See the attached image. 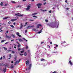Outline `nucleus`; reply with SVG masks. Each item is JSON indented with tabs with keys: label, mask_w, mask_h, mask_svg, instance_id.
I'll return each instance as SVG.
<instances>
[{
	"label": "nucleus",
	"mask_w": 73,
	"mask_h": 73,
	"mask_svg": "<svg viewBox=\"0 0 73 73\" xmlns=\"http://www.w3.org/2000/svg\"><path fill=\"white\" fill-rule=\"evenodd\" d=\"M48 25L51 28H58V23H57L55 25L49 24H48Z\"/></svg>",
	"instance_id": "1"
},
{
	"label": "nucleus",
	"mask_w": 73,
	"mask_h": 73,
	"mask_svg": "<svg viewBox=\"0 0 73 73\" xmlns=\"http://www.w3.org/2000/svg\"><path fill=\"white\" fill-rule=\"evenodd\" d=\"M31 4L27 6V8L26 9V11H29L31 8Z\"/></svg>",
	"instance_id": "2"
},
{
	"label": "nucleus",
	"mask_w": 73,
	"mask_h": 73,
	"mask_svg": "<svg viewBox=\"0 0 73 73\" xmlns=\"http://www.w3.org/2000/svg\"><path fill=\"white\" fill-rule=\"evenodd\" d=\"M19 13H17V14H15V15L17 16H19V17H23L25 16L24 14L19 15Z\"/></svg>",
	"instance_id": "3"
},
{
	"label": "nucleus",
	"mask_w": 73,
	"mask_h": 73,
	"mask_svg": "<svg viewBox=\"0 0 73 73\" xmlns=\"http://www.w3.org/2000/svg\"><path fill=\"white\" fill-rule=\"evenodd\" d=\"M31 66H32V64H30L29 66V68L26 69V70H29L31 69Z\"/></svg>",
	"instance_id": "4"
},
{
	"label": "nucleus",
	"mask_w": 73,
	"mask_h": 73,
	"mask_svg": "<svg viewBox=\"0 0 73 73\" xmlns=\"http://www.w3.org/2000/svg\"><path fill=\"white\" fill-rule=\"evenodd\" d=\"M20 61V59H19V61H17L15 63V65H16L18 64Z\"/></svg>",
	"instance_id": "5"
},
{
	"label": "nucleus",
	"mask_w": 73,
	"mask_h": 73,
	"mask_svg": "<svg viewBox=\"0 0 73 73\" xmlns=\"http://www.w3.org/2000/svg\"><path fill=\"white\" fill-rule=\"evenodd\" d=\"M37 28H39V27H42L41 25V24H39L38 25H37Z\"/></svg>",
	"instance_id": "6"
},
{
	"label": "nucleus",
	"mask_w": 73,
	"mask_h": 73,
	"mask_svg": "<svg viewBox=\"0 0 73 73\" xmlns=\"http://www.w3.org/2000/svg\"><path fill=\"white\" fill-rule=\"evenodd\" d=\"M6 38H11V36H8L7 35H6L5 36Z\"/></svg>",
	"instance_id": "7"
},
{
	"label": "nucleus",
	"mask_w": 73,
	"mask_h": 73,
	"mask_svg": "<svg viewBox=\"0 0 73 73\" xmlns=\"http://www.w3.org/2000/svg\"><path fill=\"white\" fill-rule=\"evenodd\" d=\"M29 60H27L26 62L27 65H29Z\"/></svg>",
	"instance_id": "8"
},
{
	"label": "nucleus",
	"mask_w": 73,
	"mask_h": 73,
	"mask_svg": "<svg viewBox=\"0 0 73 73\" xmlns=\"http://www.w3.org/2000/svg\"><path fill=\"white\" fill-rule=\"evenodd\" d=\"M20 35V33H17V35L19 36V37H21V35Z\"/></svg>",
	"instance_id": "9"
},
{
	"label": "nucleus",
	"mask_w": 73,
	"mask_h": 73,
	"mask_svg": "<svg viewBox=\"0 0 73 73\" xmlns=\"http://www.w3.org/2000/svg\"><path fill=\"white\" fill-rule=\"evenodd\" d=\"M37 6H41L42 4L41 3H38L36 5Z\"/></svg>",
	"instance_id": "10"
},
{
	"label": "nucleus",
	"mask_w": 73,
	"mask_h": 73,
	"mask_svg": "<svg viewBox=\"0 0 73 73\" xmlns=\"http://www.w3.org/2000/svg\"><path fill=\"white\" fill-rule=\"evenodd\" d=\"M34 26L33 25V26H28L27 27V28H32V27H34Z\"/></svg>",
	"instance_id": "11"
},
{
	"label": "nucleus",
	"mask_w": 73,
	"mask_h": 73,
	"mask_svg": "<svg viewBox=\"0 0 73 73\" xmlns=\"http://www.w3.org/2000/svg\"><path fill=\"white\" fill-rule=\"evenodd\" d=\"M52 56V55L51 54H49L47 55V57L48 58H49L50 57H51Z\"/></svg>",
	"instance_id": "12"
},
{
	"label": "nucleus",
	"mask_w": 73,
	"mask_h": 73,
	"mask_svg": "<svg viewBox=\"0 0 73 73\" xmlns=\"http://www.w3.org/2000/svg\"><path fill=\"white\" fill-rule=\"evenodd\" d=\"M3 71L4 73H5L6 72V68H5L3 69Z\"/></svg>",
	"instance_id": "13"
},
{
	"label": "nucleus",
	"mask_w": 73,
	"mask_h": 73,
	"mask_svg": "<svg viewBox=\"0 0 73 73\" xmlns=\"http://www.w3.org/2000/svg\"><path fill=\"white\" fill-rule=\"evenodd\" d=\"M37 13H33L32 14L33 16H34V15H37Z\"/></svg>",
	"instance_id": "14"
},
{
	"label": "nucleus",
	"mask_w": 73,
	"mask_h": 73,
	"mask_svg": "<svg viewBox=\"0 0 73 73\" xmlns=\"http://www.w3.org/2000/svg\"><path fill=\"white\" fill-rule=\"evenodd\" d=\"M19 41H20V42H21L23 41V40H21V39H19Z\"/></svg>",
	"instance_id": "15"
},
{
	"label": "nucleus",
	"mask_w": 73,
	"mask_h": 73,
	"mask_svg": "<svg viewBox=\"0 0 73 73\" xmlns=\"http://www.w3.org/2000/svg\"><path fill=\"white\" fill-rule=\"evenodd\" d=\"M42 30H41L40 31L38 32V34H40V33H41V32H42Z\"/></svg>",
	"instance_id": "16"
},
{
	"label": "nucleus",
	"mask_w": 73,
	"mask_h": 73,
	"mask_svg": "<svg viewBox=\"0 0 73 73\" xmlns=\"http://www.w3.org/2000/svg\"><path fill=\"white\" fill-rule=\"evenodd\" d=\"M16 20H17L16 19H11V21H16Z\"/></svg>",
	"instance_id": "17"
},
{
	"label": "nucleus",
	"mask_w": 73,
	"mask_h": 73,
	"mask_svg": "<svg viewBox=\"0 0 73 73\" xmlns=\"http://www.w3.org/2000/svg\"><path fill=\"white\" fill-rule=\"evenodd\" d=\"M40 11L42 12H44V11H46V10H42V9H41Z\"/></svg>",
	"instance_id": "18"
},
{
	"label": "nucleus",
	"mask_w": 73,
	"mask_h": 73,
	"mask_svg": "<svg viewBox=\"0 0 73 73\" xmlns=\"http://www.w3.org/2000/svg\"><path fill=\"white\" fill-rule=\"evenodd\" d=\"M3 48H4L5 50H7V48L4 47H3Z\"/></svg>",
	"instance_id": "19"
},
{
	"label": "nucleus",
	"mask_w": 73,
	"mask_h": 73,
	"mask_svg": "<svg viewBox=\"0 0 73 73\" xmlns=\"http://www.w3.org/2000/svg\"><path fill=\"white\" fill-rule=\"evenodd\" d=\"M3 2H1L0 4V5H1V6H3Z\"/></svg>",
	"instance_id": "20"
},
{
	"label": "nucleus",
	"mask_w": 73,
	"mask_h": 73,
	"mask_svg": "<svg viewBox=\"0 0 73 73\" xmlns=\"http://www.w3.org/2000/svg\"><path fill=\"white\" fill-rule=\"evenodd\" d=\"M11 36H12L13 38H15V35H14L12 34V35H11Z\"/></svg>",
	"instance_id": "21"
},
{
	"label": "nucleus",
	"mask_w": 73,
	"mask_h": 73,
	"mask_svg": "<svg viewBox=\"0 0 73 73\" xmlns=\"http://www.w3.org/2000/svg\"><path fill=\"white\" fill-rule=\"evenodd\" d=\"M69 63L70 64V65H72V63L71 62V61H69Z\"/></svg>",
	"instance_id": "22"
},
{
	"label": "nucleus",
	"mask_w": 73,
	"mask_h": 73,
	"mask_svg": "<svg viewBox=\"0 0 73 73\" xmlns=\"http://www.w3.org/2000/svg\"><path fill=\"white\" fill-rule=\"evenodd\" d=\"M7 18H8V17H5V18H3V20H6L7 19Z\"/></svg>",
	"instance_id": "23"
},
{
	"label": "nucleus",
	"mask_w": 73,
	"mask_h": 73,
	"mask_svg": "<svg viewBox=\"0 0 73 73\" xmlns=\"http://www.w3.org/2000/svg\"><path fill=\"white\" fill-rule=\"evenodd\" d=\"M33 31H35V32H36V31H37V30H36V29H34L33 30Z\"/></svg>",
	"instance_id": "24"
},
{
	"label": "nucleus",
	"mask_w": 73,
	"mask_h": 73,
	"mask_svg": "<svg viewBox=\"0 0 73 73\" xmlns=\"http://www.w3.org/2000/svg\"><path fill=\"white\" fill-rule=\"evenodd\" d=\"M11 50H8L7 51V53H8V52H11Z\"/></svg>",
	"instance_id": "25"
},
{
	"label": "nucleus",
	"mask_w": 73,
	"mask_h": 73,
	"mask_svg": "<svg viewBox=\"0 0 73 73\" xmlns=\"http://www.w3.org/2000/svg\"><path fill=\"white\" fill-rule=\"evenodd\" d=\"M4 41H5V40H2L1 42H4Z\"/></svg>",
	"instance_id": "26"
},
{
	"label": "nucleus",
	"mask_w": 73,
	"mask_h": 73,
	"mask_svg": "<svg viewBox=\"0 0 73 73\" xmlns=\"http://www.w3.org/2000/svg\"><path fill=\"white\" fill-rule=\"evenodd\" d=\"M13 67L14 66H13V65H11V66L10 67V68H13Z\"/></svg>",
	"instance_id": "27"
},
{
	"label": "nucleus",
	"mask_w": 73,
	"mask_h": 73,
	"mask_svg": "<svg viewBox=\"0 0 73 73\" xmlns=\"http://www.w3.org/2000/svg\"><path fill=\"white\" fill-rule=\"evenodd\" d=\"M41 61H45V60L44 59H41Z\"/></svg>",
	"instance_id": "28"
},
{
	"label": "nucleus",
	"mask_w": 73,
	"mask_h": 73,
	"mask_svg": "<svg viewBox=\"0 0 73 73\" xmlns=\"http://www.w3.org/2000/svg\"><path fill=\"white\" fill-rule=\"evenodd\" d=\"M12 51V53H13V54H15V52L14 51Z\"/></svg>",
	"instance_id": "29"
},
{
	"label": "nucleus",
	"mask_w": 73,
	"mask_h": 73,
	"mask_svg": "<svg viewBox=\"0 0 73 73\" xmlns=\"http://www.w3.org/2000/svg\"><path fill=\"white\" fill-rule=\"evenodd\" d=\"M3 59H5V56H3Z\"/></svg>",
	"instance_id": "30"
},
{
	"label": "nucleus",
	"mask_w": 73,
	"mask_h": 73,
	"mask_svg": "<svg viewBox=\"0 0 73 73\" xmlns=\"http://www.w3.org/2000/svg\"><path fill=\"white\" fill-rule=\"evenodd\" d=\"M23 40H25V41H26V42H27L28 41V40H26V39H25V38H23Z\"/></svg>",
	"instance_id": "31"
},
{
	"label": "nucleus",
	"mask_w": 73,
	"mask_h": 73,
	"mask_svg": "<svg viewBox=\"0 0 73 73\" xmlns=\"http://www.w3.org/2000/svg\"><path fill=\"white\" fill-rule=\"evenodd\" d=\"M10 26L11 27H12V28H14V26H13V25H10Z\"/></svg>",
	"instance_id": "32"
},
{
	"label": "nucleus",
	"mask_w": 73,
	"mask_h": 73,
	"mask_svg": "<svg viewBox=\"0 0 73 73\" xmlns=\"http://www.w3.org/2000/svg\"><path fill=\"white\" fill-rule=\"evenodd\" d=\"M11 2L12 3H13L14 4H15V3H16V2L14 1H11Z\"/></svg>",
	"instance_id": "33"
},
{
	"label": "nucleus",
	"mask_w": 73,
	"mask_h": 73,
	"mask_svg": "<svg viewBox=\"0 0 73 73\" xmlns=\"http://www.w3.org/2000/svg\"><path fill=\"white\" fill-rule=\"evenodd\" d=\"M20 46H21V45L20 44H19L18 46V47L19 48V47H20Z\"/></svg>",
	"instance_id": "34"
},
{
	"label": "nucleus",
	"mask_w": 73,
	"mask_h": 73,
	"mask_svg": "<svg viewBox=\"0 0 73 73\" xmlns=\"http://www.w3.org/2000/svg\"><path fill=\"white\" fill-rule=\"evenodd\" d=\"M9 57H10L11 58V57H12V55H11V54H10Z\"/></svg>",
	"instance_id": "35"
},
{
	"label": "nucleus",
	"mask_w": 73,
	"mask_h": 73,
	"mask_svg": "<svg viewBox=\"0 0 73 73\" xmlns=\"http://www.w3.org/2000/svg\"><path fill=\"white\" fill-rule=\"evenodd\" d=\"M24 54H25V56H27V53L25 52V53Z\"/></svg>",
	"instance_id": "36"
},
{
	"label": "nucleus",
	"mask_w": 73,
	"mask_h": 73,
	"mask_svg": "<svg viewBox=\"0 0 73 73\" xmlns=\"http://www.w3.org/2000/svg\"><path fill=\"white\" fill-rule=\"evenodd\" d=\"M45 21H46V22H48V20L46 19Z\"/></svg>",
	"instance_id": "37"
},
{
	"label": "nucleus",
	"mask_w": 73,
	"mask_h": 73,
	"mask_svg": "<svg viewBox=\"0 0 73 73\" xmlns=\"http://www.w3.org/2000/svg\"><path fill=\"white\" fill-rule=\"evenodd\" d=\"M3 59V57H1V58H0V60H1Z\"/></svg>",
	"instance_id": "38"
},
{
	"label": "nucleus",
	"mask_w": 73,
	"mask_h": 73,
	"mask_svg": "<svg viewBox=\"0 0 73 73\" xmlns=\"http://www.w3.org/2000/svg\"><path fill=\"white\" fill-rule=\"evenodd\" d=\"M46 4V2H45L43 4L44 5H45V4Z\"/></svg>",
	"instance_id": "39"
},
{
	"label": "nucleus",
	"mask_w": 73,
	"mask_h": 73,
	"mask_svg": "<svg viewBox=\"0 0 73 73\" xmlns=\"http://www.w3.org/2000/svg\"><path fill=\"white\" fill-rule=\"evenodd\" d=\"M21 26L22 27H23V24H22V23H21Z\"/></svg>",
	"instance_id": "40"
},
{
	"label": "nucleus",
	"mask_w": 73,
	"mask_h": 73,
	"mask_svg": "<svg viewBox=\"0 0 73 73\" xmlns=\"http://www.w3.org/2000/svg\"><path fill=\"white\" fill-rule=\"evenodd\" d=\"M22 27H23V26H21V27L20 28V29H21V28H22Z\"/></svg>",
	"instance_id": "41"
},
{
	"label": "nucleus",
	"mask_w": 73,
	"mask_h": 73,
	"mask_svg": "<svg viewBox=\"0 0 73 73\" xmlns=\"http://www.w3.org/2000/svg\"><path fill=\"white\" fill-rule=\"evenodd\" d=\"M49 13H51V12H52V11H49Z\"/></svg>",
	"instance_id": "42"
},
{
	"label": "nucleus",
	"mask_w": 73,
	"mask_h": 73,
	"mask_svg": "<svg viewBox=\"0 0 73 73\" xmlns=\"http://www.w3.org/2000/svg\"><path fill=\"white\" fill-rule=\"evenodd\" d=\"M55 45L56 46V47H58V45L57 44H55Z\"/></svg>",
	"instance_id": "43"
},
{
	"label": "nucleus",
	"mask_w": 73,
	"mask_h": 73,
	"mask_svg": "<svg viewBox=\"0 0 73 73\" xmlns=\"http://www.w3.org/2000/svg\"><path fill=\"white\" fill-rule=\"evenodd\" d=\"M21 53H24V51H21Z\"/></svg>",
	"instance_id": "44"
},
{
	"label": "nucleus",
	"mask_w": 73,
	"mask_h": 73,
	"mask_svg": "<svg viewBox=\"0 0 73 73\" xmlns=\"http://www.w3.org/2000/svg\"><path fill=\"white\" fill-rule=\"evenodd\" d=\"M8 43H9V42H6L5 44H8Z\"/></svg>",
	"instance_id": "45"
},
{
	"label": "nucleus",
	"mask_w": 73,
	"mask_h": 73,
	"mask_svg": "<svg viewBox=\"0 0 73 73\" xmlns=\"http://www.w3.org/2000/svg\"><path fill=\"white\" fill-rule=\"evenodd\" d=\"M30 21H34V20H30Z\"/></svg>",
	"instance_id": "46"
},
{
	"label": "nucleus",
	"mask_w": 73,
	"mask_h": 73,
	"mask_svg": "<svg viewBox=\"0 0 73 73\" xmlns=\"http://www.w3.org/2000/svg\"><path fill=\"white\" fill-rule=\"evenodd\" d=\"M7 4H6L5 5V6H7Z\"/></svg>",
	"instance_id": "47"
},
{
	"label": "nucleus",
	"mask_w": 73,
	"mask_h": 73,
	"mask_svg": "<svg viewBox=\"0 0 73 73\" xmlns=\"http://www.w3.org/2000/svg\"><path fill=\"white\" fill-rule=\"evenodd\" d=\"M38 8H41V7L40 6H38Z\"/></svg>",
	"instance_id": "48"
},
{
	"label": "nucleus",
	"mask_w": 73,
	"mask_h": 73,
	"mask_svg": "<svg viewBox=\"0 0 73 73\" xmlns=\"http://www.w3.org/2000/svg\"><path fill=\"white\" fill-rule=\"evenodd\" d=\"M28 46H27L26 47V49H28Z\"/></svg>",
	"instance_id": "49"
},
{
	"label": "nucleus",
	"mask_w": 73,
	"mask_h": 73,
	"mask_svg": "<svg viewBox=\"0 0 73 73\" xmlns=\"http://www.w3.org/2000/svg\"><path fill=\"white\" fill-rule=\"evenodd\" d=\"M33 17H37V16H33Z\"/></svg>",
	"instance_id": "50"
},
{
	"label": "nucleus",
	"mask_w": 73,
	"mask_h": 73,
	"mask_svg": "<svg viewBox=\"0 0 73 73\" xmlns=\"http://www.w3.org/2000/svg\"><path fill=\"white\" fill-rule=\"evenodd\" d=\"M11 63L12 64H13V61H12L11 62Z\"/></svg>",
	"instance_id": "51"
},
{
	"label": "nucleus",
	"mask_w": 73,
	"mask_h": 73,
	"mask_svg": "<svg viewBox=\"0 0 73 73\" xmlns=\"http://www.w3.org/2000/svg\"><path fill=\"white\" fill-rule=\"evenodd\" d=\"M16 24L15 23H14L13 24V25H15V24Z\"/></svg>",
	"instance_id": "52"
},
{
	"label": "nucleus",
	"mask_w": 73,
	"mask_h": 73,
	"mask_svg": "<svg viewBox=\"0 0 73 73\" xmlns=\"http://www.w3.org/2000/svg\"><path fill=\"white\" fill-rule=\"evenodd\" d=\"M47 47L48 48H50V46H49V45H47Z\"/></svg>",
	"instance_id": "53"
},
{
	"label": "nucleus",
	"mask_w": 73,
	"mask_h": 73,
	"mask_svg": "<svg viewBox=\"0 0 73 73\" xmlns=\"http://www.w3.org/2000/svg\"><path fill=\"white\" fill-rule=\"evenodd\" d=\"M65 2L66 3H68V1L67 0H66Z\"/></svg>",
	"instance_id": "54"
},
{
	"label": "nucleus",
	"mask_w": 73,
	"mask_h": 73,
	"mask_svg": "<svg viewBox=\"0 0 73 73\" xmlns=\"http://www.w3.org/2000/svg\"><path fill=\"white\" fill-rule=\"evenodd\" d=\"M25 33H27V31L25 30Z\"/></svg>",
	"instance_id": "55"
},
{
	"label": "nucleus",
	"mask_w": 73,
	"mask_h": 73,
	"mask_svg": "<svg viewBox=\"0 0 73 73\" xmlns=\"http://www.w3.org/2000/svg\"><path fill=\"white\" fill-rule=\"evenodd\" d=\"M28 24V22H26L25 23V24L26 25H27Z\"/></svg>",
	"instance_id": "56"
},
{
	"label": "nucleus",
	"mask_w": 73,
	"mask_h": 73,
	"mask_svg": "<svg viewBox=\"0 0 73 73\" xmlns=\"http://www.w3.org/2000/svg\"><path fill=\"white\" fill-rule=\"evenodd\" d=\"M18 49L19 50H21V49L20 48H18Z\"/></svg>",
	"instance_id": "57"
},
{
	"label": "nucleus",
	"mask_w": 73,
	"mask_h": 73,
	"mask_svg": "<svg viewBox=\"0 0 73 73\" xmlns=\"http://www.w3.org/2000/svg\"><path fill=\"white\" fill-rule=\"evenodd\" d=\"M50 44H52V42H50Z\"/></svg>",
	"instance_id": "58"
},
{
	"label": "nucleus",
	"mask_w": 73,
	"mask_h": 73,
	"mask_svg": "<svg viewBox=\"0 0 73 73\" xmlns=\"http://www.w3.org/2000/svg\"><path fill=\"white\" fill-rule=\"evenodd\" d=\"M11 23V22L9 21L8 22V24H10Z\"/></svg>",
	"instance_id": "59"
},
{
	"label": "nucleus",
	"mask_w": 73,
	"mask_h": 73,
	"mask_svg": "<svg viewBox=\"0 0 73 73\" xmlns=\"http://www.w3.org/2000/svg\"><path fill=\"white\" fill-rule=\"evenodd\" d=\"M26 1V0H23V1Z\"/></svg>",
	"instance_id": "60"
},
{
	"label": "nucleus",
	"mask_w": 73,
	"mask_h": 73,
	"mask_svg": "<svg viewBox=\"0 0 73 73\" xmlns=\"http://www.w3.org/2000/svg\"><path fill=\"white\" fill-rule=\"evenodd\" d=\"M15 61H16V58H15Z\"/></svg>",
	"instance_id": "61"
},
{
	"label": "nucleus",
	"mask_w": 73,
	"mask_h": 73,
	"mask_svg": "<svg viewBox=\"0 0 73 73\" xmlns=\"http://www.w3.org/2000/svg\"><path fill=\"white\" fill-rule=\"evenodd\" d=\"M6 33H8V31H6Z\"/></svg>",
	"instance_id": "62"
},
{
	"label": "nucleus",
	"mask_w": 73,
	"mask_h": 73,
	"mask_svg": "<svg viewBox=\"0 0 73 73\" xmlns=\"http://www.w3.org/2000/svg\"><path fill=\"white\" fill-rule=\"evenodd\" d=\"M20 55H21V56H23V54H20Z\"/></svg>",
	"instance_id": "63"
},
{
	"label": "nucleus",
	"mask_w": 73,
	"mask_h": 73,
	"mask_svg": "<svg viewBox=\"0 0 73 73\" xmlns=\"http://www.w3.org/2000/svg\"><path fill=\"white\" fill-rule=\"evenodd\" d=\"M14 48H15V49H16V46H14Z\"/></svg>",
	"instance_id": "64"
}]
</instances>
